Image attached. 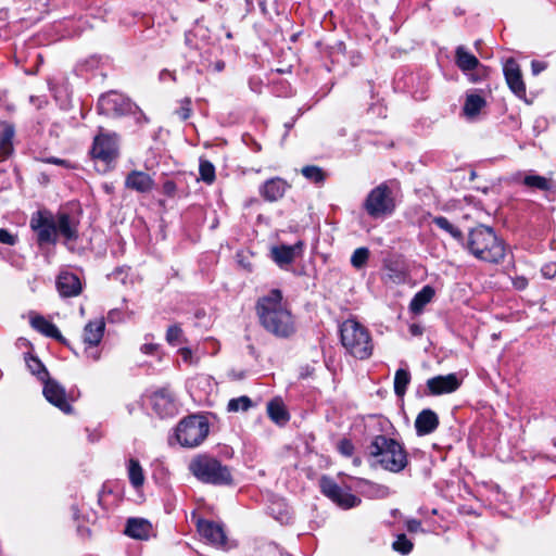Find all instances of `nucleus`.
<instances>
[{
  "mask_svg": "<svg viewBox=\"0 0 556 556\" xmlns=\"http://www.w3.org/2000/svg\"><path fill=\"white\" fill-rule=\"evenodd\" d=\"M14 126L8 122H0V162L13 153Z\"/></svg>",
  "mask_w": 556,
  "mask_h": 556,
  "instance_id": "obj_22",
  "label": "nucleus"
},
{
  "mask_svg": "<svg viewBox=\"0 0 556 556\" xmlns=\"http://www.w3.org/2000/svg\"><path fill=\"white\" fill-rule=\"evenodd\" d=\"M157 349L156 344L153 343H146L141 346V351L144 354H153Z\"/></svg>",
  "mask_w": 556,
  "mask_h": 556,
  "instance_id": "obj_51",
  "label": "nucleus"
},
{
  "mask_svg": "<svg viewBox=\"0 0 556 556\" xmlns=\"http://www.w3.org/2000/svg\"><path fill=\"white\" fill-rule=\"evenodd\" d=\"M288 188L286 180L276 177L265 181L260 188V193L266 201L275 202L283 197Z\"/></svg>",
  "mask_w": 556,
  "mask_h": 556,
  "instance_id": "obj_20",
  "label": "nucleus"
},
{
  "mask_svg": "<svg viewBox=\"0 0 556 556\" xmlns=\"http://www.w3.org/2000/svg\"><path fill=\"white\" fill-rule=\"evenodd\" d=\"M98 109L102 114L119 116L132 112V104L121 94L110 93L99 99Z\"/></svg>",
  "mask_w": 556,
  "mask_h": 556,
  "instance_id": "obj_10",
  "label": "nucleus"
},
{
  "mask_svg": "<svg viewBox=\"0 0 556 556\" xmlns=\"http://www.w3.org/2000/svg\"><path fill=\"white\" fill-rule=\"evenodd\" d=\"M460 387V380L456 374L437 376L427 380V388L432 395L452 393Z\"/></svg>",
  "mask_w": 556,
  "mask_h": 556,
  "instance_id": "obj_14",
  "label": "nucleus"
},
{
  "mask_svg": "<svg viewBox=\"0 0 556 556\" xmlns=\"http://www.w3.org/2000/svg\"><path fill=\"white\" fill-rule=\"evenodd\" d=\"M56 288L61 296H77L81 292L79 278L71 273H61L56 279Z\"/></svg>",
  "mask_w": 556,
  "mask_h": 556,
  "instance_id": "obj_18",
  "label": "nucleus"
},
{
  "mask_svg": "<svg viewBox=\"0 0 556 556\" xmlns=\"http://www.w3.org/2000/svg\"><path fill=\"white\" fill-rule=\"evenodd\" d=\"M341 342L344 349L358 359L372 354V342L368 330L354 319L345 320L340 327Z\"/></svg>",
  "mask_w": 556,
  "mask_h": 556,
  "instance_id": "obj_4",
  "label": "nucleus"
},
{
  "mask_svg": "<svg viewBox=\"0 0 556 556\" xmlns=\"http://www.w3.org/2000/svg\"><path fill=\"white\" fill-rule=\"evenodd\" d=\"M367 451L377 464L391 472L402 471L408 463L404 447L386 435H376L367 446Z\"/></svg>",
  "mask_w": 556,
  "mask_h": 556,
  "instance_id": "obj_3",
  "label": "nucleus"
},
{
  "mask_svg": "<svg viewBox=\"0 0 556 556\" xmlns=\"http://www.w3.org/2000/svg\"><path fill=\"white\" fill-rule=\"evenodd\" d=\"M91 153L94 159L109 163L116 157V142L110 136L99 135L94 138Z\"/></svg>",
  "mask_w": 556,
  "mask_h": 556,
  "instance_id": "obj_15",
  "label": "nucleus"
},
{
  "mask_svg": "<svg viewBox=\"0 0 556 556\" xmlns=\"http://www.w3.org/2000/svg\"><path fill=\"white\" fill-rule=\"evenodd\" d=\"M42 161L47 162V163L56 164V165H65L66 164L65 160L56 159V157H50V159H46V160H42Z\"/></svg>",
  "mask_w": 556,
  "mask_h": 556,
  "instance_id": "obj_52",
  "label": "nucleus"
},
{
  "mask_svg": "<svg viewBox=\"0 0 556 556\" xmlns=\"http://www.w3.org/2000/svg\"><path fill=\"white\" fill-rule=\"evenodd\" d=\"M302 252V243L293 245H278L270 250L271 258L281 268L290 265Z\"/></svg>",
  "mask_w": 556,
  "mask_h": 556,
  "instance_id": "obj_17",
  "label": "nucleus"
},
{
  "mask_svg": "<svg viewBox=\"0 0 556 556\" xmlns=\"http://www.w3.org/2000/svg\"><path fill=\"white\" fill-rule=\"evenodd\" d=\"M256 313L261 325L275 337L289 338L296 330L294 317L278 289L258 299Z\"/></svg>",
  "mask_w": 556,
  "mask_h": 556,
  "instance_id": "obj_1",
  "label": "nucleus"
},
{
  "mask_svg": "<svg viewBox=\"0 0 556 556\" xmlns=\"http://www.w3.org/2000/svg\"><path fill=\"white\" fill-rule=\"evenodd\" d=\"M455 59L457 66L465 73L478 70L484 72V67L480 65L479 60L469 53L463 46L457 47L455 51Z\"/></svg>",
  "mask_w": 556,
  "mask_h": 556,
  "instance_id": "obj_26",
  "label": "nucleus"
},
{
  "mask_svg": "<svg viewBox=\"0 0 556 556\" xmlns=\"http://www.w3.org/2000/svg\"><path fill=\"white\" fill-rule=\"evenodd\" d=\"M199 173H200V177L201 179L211 185L214 182L215 180V167L214 165L207 161V160H201L200 161V166H199Z\"/></svg>",
  "mask_w": 556,
  "mask_h": 556,
  "instance_id": "obj_36",
  "label": "nucleus"
},
{
  "mask_svg": "<svg viewBox=\"0 0 556 556\" xmlns=\"http://www.w3.org/2000/svg\"><path fill=\"white\" fill-rule=\"evenodd\" d=\"M267 414L278 425H283L289 420L286 407L279 399H274L267 404Z\"/></svg>",
  "mask_w": 556,
  "mask_h": 556,
  "instance_id": "obj_28",
  "label": "nucleus"
},
{
  "mask_svg": "<svg viewBox=\"0 0 556 556\" xmlns=\"http://www.w3.org/2000/svg\"><path fill=\"white\" fill-rule=\"evenodd\" d=\"M43 395L48 402L56 406L65 414H71L73 408L66 401L65 389L55 380L51 378H42Z\"/></svg>",
  "mask_w": 556,
  "mask_h": 556,
  "instance_id": "obj_11",
  "label": "nucleus"
},
{
  "mask_svg": "<svg viewBox=\"0 0 556 556\" xmlns=\"http://www.w3.org/2000/svg\"><path fill=\"white\" fill-rule=\"evenodd\" d=\"M485 101L478 94H469L464 105V112L467 116L477 115L480 110L484 106Z\"/></svg>",
  "mask_w": 556,
  "mask_h": 556,
  "instance_id": "obj_33",
  "label": "nucleus"
},
{
  "mask_svg": "<svg viewBox=\"0 0 556 556\" xmlns=\"http://www.w3.org/2000/svg\"><path fill=\"white\" fill-rule=\"evenodd\" d=\"M410 382V374L406 369H397L394 376V392L397 396H403L407 386Z\"/></svg>",
  "mask_w": 556,
  "mask_h": 556,
  "instance_id": "obj_32",
  "label": "nucleus"
},
{
  "mask_svg": "<svg viewBox=\"0 0 556 556\" xmlns=\"http://www.w3.org/2000/svg\"><path fill=\"white\" fill-rule=\"evenodd\" d=\"M28 367L33 374L38 375L41 381L42 378L47 379L49 377L48 371L46 370V368L38 358H30V361L28 362Z\"/></svg>",
  "mask_w": 556,
  "mask_h": 556,
  "instance_id": "obj_41",
  "label": "nucleus"
},
{
  "mask_svg": "<svg viewBox=\"0 0 556 556\" xmlns=\"http://www.w3.org/2000/svg\"><path fill=\"white\" fill-rule=\"evenodd\" d=\"M179 354L181 355L182 359L187 363H192V352L188 348H182L179 350Z\"/></svg>",
  "mask_w": 556,
  "mask_h": 556,
  "instance_id": "obj_50",
  "label": "nucleus"
},
{
  "mask_svg": "<svg viewBox=\"0 0 556 556\" xmlns=\"http://www.w3.org/2000/svg\"><path fill=\"white\" fill-rule=\"evenodd\" d=\"M189 470L200 481L212 484L231 483V473L227 466H224L216 458L207 455H200L189 464Z\"/></svg>",
  "mask_w": 556,
  "mask_h": 556,
  "instance_id": "obj_5",
  "label": "nucleus"
},
{
  "mask_svg": "<svg viewBox=\"0 0 556 556\" xmlns=\"http://www.w3.org/2000/svg\"><path fill=\"white\" fill-rule=\"evenodd\" d=\"M104 329L105 321L103 318L89 321L83 330V342L89 349L97 346L103 338Z\"/></svg>",
  "mask_w": 556,
  "mask_h": 556,
  "instance_id": "obj_21",
  "label": "nucleus"
},
{
  "mask_svg": "<svg viewBox=\"0 0 556 556\" xmlns=\"http://www.w3.org/2000/svg\"><path fill=\"white\" fill-rule=\"evenodd\" d=\"M225 68V63L223 61H217L214 63V70L216 72H222Z\"/></svg>",
  "mask_w": 556,
  "mask_h": 556,
  "instance_id": "obj_54",
  "label": "nucleus"
},
{
  "mask_svg": "<svg viewBox=\"0 0 556 556\" xmlns=\"http://www.w3.org/2000/svg\"><path fill=\"white\" fill-rule=\"evenodd\" d=\"M522 184L531 189L547 191L552 188V180L540 175L529 174L522 179Z\"/></svg>",
  "mask_w": 556,
  "mask_h": 556,
  "instance_id": "obj_30",
  "label": "nucleus"
},
{
  "mask_svg": "<svg viewBox=\"0 0 556 556\" xmlns=\"http://www.w3.org/2000/svg\"><path fill=\"white\" fill-rule=\"evenodd\" d=\"M252 406V400L247 395H242L231 399L227 404V410L230 413L247 412Z\"/></svg>",
  "mask_w": 556,
  "mask_h": 556,
  "instance_id": "obj_35",
  "label": "nucleus"
},
{
  "mask_svg": "<svg viewBox=\"0 0 556 556\" xmlns=\"http://www.w3.org/2000/svg\"><path fill=\"white\" fill-rule=\"evenodd\" d=\"M320 489L327 497L343 508H351L361 503V500L357 496L344 491L328 477H323L320 479Z\"/></svg>",
  "mask_w": 556,
  "mask_h": 556,
  "instance_id": "obj_8",
  "label": "nucleus"
},
{
  "mask_svg": "<svg viewBox=\"0 0 556 556\" xmlns=\"http://www.w3.org/2000/svg\"><path fill=\"white\" fill-rule=\"evenodd\" d=\"M369 251L367 248L356 249L351 257V263L355 268H362L368 261Z\"/></svg>",
  "mask_w": 556,
  "mask_h": 556,
  "instance_id": "obj_37",
  "label": "nucleus"
},
{
  "mask_svg": "<svg viewBox=\"0 0 556 556\" xmlns=\"http://www.w3.org/2000/svg\"><path fill=\"white\" fill-rule=\"evenodd\" d=\"M393 548L396 552L406 555L413 549V543L406 538L405 534H400L393 543Z\"/></svg>",
  "mask_w": 556,
  "mask_h": 556,
  "instance_id": "obj_39",
  "label": "nucleus"
},
{
  "mask_svg": "<svg viewBox=\"0 0 556 556\" xmlns=\"http://www.w3.org/2000/svg\"><path fill=\"white\" fill-rule=\"evenodd\" d=\"M364 208L372 218L391 215L395 210V200L392 190L387 184L374 188L364 202Z\"/></svg>",
  "mask_w": 556,
  "mask_h": 556,
  "instance_id": "obj_7",
  "label": "nucleus"
},
{
  "mask_svg": "<svg viewBox=\"0 0 556 556\" xmlns=\"http://www.w3.org/2000/svg\"><path fill=\"white\" fill-rule=\"evenodd\" d=\"M176 113L182 121L188 119L191 115V101L189 99L181 101V106Z\"/></svg>",
  "mask_w": 556,
  "mask_h": 556,
  "instance_id": "obj_42",
  "label": "nucleus"
},
{
  "mask_svg": "<svg viewBox=\"0 0 556 556\" xmlns=\"http://www.w3.org/2000/svg\"><path fill=\"white\" fill-rule=\"evenodd\" d=\"M152 406L155 413L161 417L173 416L177 412V406L172 392L166 389L156 391L152 395Z\"/></svg>",
  "mask_w": 556,
  "mask_h": 556,
  "instance_id": "obj_16",
  "label": "nucleus"
},
{
  "mask_svg": "<svg viewBox=\"0 0 556 556\" xmlns=\"http://www.w3.org/2000/svg\"><path fill=\"white\" fill-rule=\"evenodd\" d=\"M338 448H339L340 453L344 456H351L354 451V446H353L352 442L346 439L341 440L339 442Z\"/></svg>",
  "mask_w": 556,
  "mask_h": 556,
  "instance_id": "obj_43",
  "label": "nucleus"
},
{
  "mask_svg": "<svg viewBox=\"0 0 556 556\" xmlns=\"http://www.w3.org/2000/svg\"><path fill=\"white\" fill-rule=\"evenodd\" d=\"M434 296V290L430 286H425L413 298L409 308L414 313H420L422 308L432 300Z\"/></svg>",
  "mask_w": 556,
  "mask_h": 556,
  "instance_id": "obj_29",
  "label": "nucleus"
},
{
  "mask_svg": "<svg viewBox=\"0 0 556 556\" xmlns=\"http://www.w3.org/2000/svg\"><path fill=\"white\" fill-rule=\"evenodd\" d=\"M470 80H471V81H473V83H476V81L480 80V76H479V75L471 74V75H470Z\"/></svg>",
  "mask_w": 556,
  "mask_h": 556,
  "instance_id": "obj_56",
  "label": "nucleus"
},
{
  "mask_svg": "<svg viewBox=\"0 0 556 556\" xmlns=\"http://www.w3.org/2000/svg\"><path fill=\"white\" fill-rule=\"evenodd\" d=\"M56 235L60 233L67 241H74L78 237L77 223L66 213H59L56 215Z\"/></svg>",
  "mask_w": 556,
  "mask_h": 556,
  "instance_id": "obj_24",
  "label": "nucleus"
},
{
  "mask_svg": "<svg viewBox=\"0 0 556 556\" xmlns=\"http://www.w3.org/2000/svg\"><path fill=\"white\" fill-rule=\"evenodd\" d=\"M433 224H435L440 229L450 233L456 240H463L462 231L455 227L446 217L437 216L432 219Z\"/></svg>",
  "mask_w": 556,
  "mask_h": 556,
  "instance_id": "obj_34",
  "label": "nucleus"
},
{
  "mask_svg": "<svg viewBox=\"0 0 556 556\" xmlns=\"http://www.w3.org/2000/svg\"><path fill=\"white\" fill-rule=\"evenodd\" d=\"M466 248L475 257L489 263H500L506 254L503 240L491 227L484 225L469 231Z\"/></svg>",
  "mask_w": 556,
  "mask_h": 556,
  "instance_id": "obj_2",
  "label": "nucleus"
},
{
  "mask_svg": "<svg viewBox=\"0 0 556 556\" xmlns=\"http://www.w3.org/2000/svg\"><path fill=\"white\" fill-rule=\"evenodd\" d=\"M513 285L516 289L522 290L528 286V280L525 277H517L513 280Z\"/></svg>",
  "mask_w": 556,
  "mask_h": 556,
  "instance_id": "obj_47",
  "label": "nucleus"
},
{
  "mask_svg": "<svg viewBox=\"0 0 556 556\" xmlns=\"http://www.w3.org/2000/svg\"><path fill=\"white\" fill-rule=\"evenodd\" d=\"M208 422L203 416H189L182 419L176 428L178 442L186 447L200 445L208 434Z\"/></svg>",
  "mask_w": 556,
  "mask_h": 556,
  "instance_id": "obj_6",
  "label": "nucleus"
},
{
  "mask_svg": "<svg viewBox=\"0 0 556 556\" xmlns=\"http://www.w3.org/2000/svg\"><path fill=\"white\" fill-rule=\"evenodd\" d=\"M406 528L409 532H418L421 530V522L417 519H408L406 521Z\"/></svg>",
  "mask_w": 556,
  "mask_h": 556,
  "instance_id": "obj_45",
  "label": "nucleus"
},
{
  "mask_svg": "<svg viewBox=\"0 0 556 556\" xmlns=\"http://www.w3.org/2000/svg\"><path fill=\"white\" fill-rule=\"evenodd\" d=\"M125 186L137 192L146 193L154 188V180L144 172L132 170L126 176Z\"/></svg>",
  "mask_w": 556,
  "mask_h": 556,
  "instance_id": "obj_19",
  "label": "nucleus"
},
{
  "mask_svg": "<svg viewBox=\"0 0 556 556\" xmlns=\"http://www.w3.org/2000/svg\"><path fill=\"white\" fill-rule=\"evenodd\" d=\"M0 242L8 245H13L16 242V237L9 232L7 229H0Z\"/></svg>",
  "mask_w": 556,
  "mask_h": 556,
  "instance_id": "obj_44",
  "label": "nucleus"
},
{
  "mask_svg": "<svg viewBox=\"0 0 556 556\" xmlns=\"http://www.w3.org/2000/svg\"><path fill=\"white\" fill-rule=\"evenodd\" d=\"M542 274L546 278H553L556 274V265L555 264H547L542 267Z\"/></svg>",
  "mask_w": 556,
  "mask_h": 556,
  "instance_id": "obj_46",
  "label": "nucleus"
},
{
  "mask_svg": "<svg viewBox=\"0 0 556 556\" xmlns=\"http://www.w3.org/2000/svg\"><path fill=\"white\" fill-rule=\"evenodd\" d=\"M163 191L164 193L168 194V195H173L176 191V185L174 181H166L164 185H163Z\"/></svg>",
  "mask_w": 556,
  "mask_h": 556,
  "instance_id": "obj_48",
  "label": "nucleus"
},
{
  "mask_svg": "<svg viewBox=\"0 0 556 556\" xmlns=\"http://www.w3.org/2000/svg\"><path fill=\"white\" fill-rule=\"evenodd\" d=\"M86 351L88 353V356L91 357L93 361H98L100 358L99 352L88 351V349Z\"/></svg>",
  "mask_w": 556,
  "mask_h": 556,
  "instance_id": "obj_55",
  "label": "nucleus"
},
{
  "mask_svg": "<svg viewBox=\"0 0 556 556\" xmlns=\"http://www.w3.org/2000/svg\"><path fill=\"white\" fill-rule=\"evenodd\" d=\"M504 76L509 89L520 99L526 98V85L522 79L520 66L513 58L506 60L503 67Z\"/></svg>",
  "mask_w": 556,
  "mask_h": 556,
  "instance_id": "obj_12",
  "label": "nucleus"
},
{
  "mask_svg": "<svg viewBox=\"0 0 556 556\" xmlns=\"http://www.w3.org/2000/svg\"><path fill=\"white\" fill-rule=\"evenodd\" d=\"M438 426V415L431 409L421 410L415 420V428L419 435L432 433Z\"/></svg>",
  "mask_w": 556,
  "mask_h": 556,
  "instance_id": "obj_23",
  "label": "nucleus"
},
{
  "mask_svg": "<svg viewBox=\"0 0 556 556\" xmlns=\"http://www.w3.org/2000/svg\"><path fill=\"white\" fill-rule=\"evenodd\" d=\"M30 324L36 330H38L42 334L53 338L60 342H63V343L65 342V339L61 334L58 327L54 324L47 320L45 317L35 316L31 318Z\"/></svg>",
  "mask_w": 556,
  "mask_h": 556,
  "instance_id": "obj_27",
  "label": "nucleus"
},
{
  "mask_svg": "<svg viewBox=\"0 0 556 556\" xmlns=\"http://www.w3.org/2000/svg\"><path fill=\"white\" fill-rule=\"evenodd\" d=\"M40 243L54 242L56 239L55 218L47 212H37L30 220Z\"/></svg>",
  "mask_w": 556,
  "mask_h": 556,
  "instance_id": "obj_9",
  "label": "nucleus"
},
{
  "mask_svg": "<svg viewBox=\"0 0 556 556\" xmlns=\"http://www.w3.org/2000/svg\"><path fill=\"white\" fill-rule=\"evenodd\" d=\"M128 477L130 480V483L135 488L142 486L144 482V475L142 467L140 466L139 462L137 459L130 458L128 462Z\"/></svg>",
  "mask_w": 556,
  "mask_h": 556,
  "instance_id": "obj_31",
  "label": "nucleus"
},
{
  "mask_svg": "<svg viewBox=\"0 0 556 556\" xmlns=\"http://www.w3.org/2000/svg\"><path fill=\"white\" fill-rule=\"evenodd\" d=\"M104 188H105V191H106L108 193H111V192H112V187H110V186L105 185V186H104Z\"/></svg>",
  "mask_w": 556,
  "mask_h": 556,
  "instance_id": "obj_57",
  "label": "nucleus"
},
{
  "mask_svg": "<svg viewBox=\"0 0 556 556\" xmlns=\"http://www.w3.org/2000/svg\"><path fill=\"white\" fill-rule=\"evenodd\" d=\"M197 529L208 543L218 547L226 546L227 536L222 525L205 519H198Z\"/></svg>",
  "mask_w": 556,
  "mask_h": 556,
  "instance_id": "obj_13",
  "label": "nucleus"
},
{
  "mask_svg": "<svg viewBox=\"0 0 556 556\" xmlns=\"http://www.w3.org/2000/svg\"><path fill=\"white\" fill-rule=\"evenodd\" d=\"M152 530L151 523L142 518H130L125 528V534L136 540H148Z\"/></svg>",
  "mask_w": 556,
  "mask_h": 556,
  "instance_id": "obj_25",
  "label": "nucleus"
},
{
  "mask_svg": "<svg viewBox=\"0 0 556 556\" xmlns=\"http://www.w3.org/2000/svg\"><path fill=\"white\" fill-rule=\"evenodd\" d=\"M531 70L534 75H538L545 70V64L539 61H532Z\"/></svg>",
  "mask_w": 556,
  "mask_h": 556,
  "instance_id": "obj_49",
  "label": "nucleus"
},
{
  "mask_svg": "<svg viewBox=\"0 0 556 556\" xmlns=\"http://www.w3.org/2000/svg\"><path fill=\"white\" fill-rule=\"evenodd\" d=\"M166 341L172 345H176L182 342V329L180 326L173 325L168 327L166 331Z\"/></svg>",
  "mask_w": 556,
  "mask_h": 556,
  "instance_id": "obj_40",
  "label": "nucleus"
},
{
  "mask_svg": "<svg viewBox=\"0 0 556 556\" xmlns=\"http://www.w3.org/2000/svg\"><path fill=\"white\" fill-rule=\"evenodd\" d=\"M409 331L413 336H420L422 333L421 327L416 324H414L409 327Z\"/></svg>",
  "mask_w": 556,
  "mask_h": 556,
  "instance_id": "obj_53",
  "label": "nucleus"
},
{
  "mask_svg": "<svg viewBox=\"0 0 556 556\" xmlns=\"http://www.w3.org/2000/svg\"><path fill=\"white\" fill-rule=\"evenodd\" d=\"M302 174L305 178L314 181L320 182L325 179L324 172L318 166L309 165L302 168Z\"/></svg>",
  "mask_w": 556,
  "mask_h": 556,
  "instance_id": "obj_38",
  "label": "nucleus"
}]
</instances>
